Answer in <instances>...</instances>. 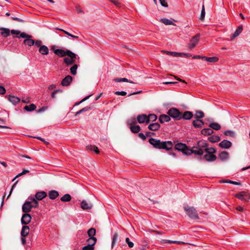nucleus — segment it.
<instances>
[{
    "label": "nucleus",
    "mask_w": 250,
    "mask_h": 250,
    "mask_svg": "<svg viewBox=\"0 0 250 250\" xmlns=\"http://www.w3.org/2000/svg\"><path fill=\"white\" fill-rule=\"evenodd\" d=\"M219 146L221 148L228 149L231 146L232 144L230 141L224 140L219 143Z\"/></svg>",
    "instance_id": "nucleus-12"
},
{
    "label": "nucleus",
    "mask_w": 250,
    "mask_h": 250,
    "mask_svg": "<svg viewBox=\"0 0 250 250\" xmlns=\"http://www.w3.org/2000/svg\"><path fill=\"white\" fill-rule=\"evenodd\" d=\"M200 34H197L194 36L188 43V48L190 49L193 48L198 43L199 41Z\"/></svg>",
    "instance_id": "nucleus-9"
},
{
    "label": "nucleus",
    "mask_w": 250,
    "mask_h": 250,
    "mask_svg": "<svg viewBox=\"0 0 250 250\" xmlns=\"http://www.w3.org/2000/svg\"><path fill=\"white\" fill-rule=\"evenodd\" d=\"M204 113H203V112H202L201 111H196L195 114V115H194V117L196 119H200L201 118H204Z\"/></svg>",
    "instance_id": "nucleus-40"
},
{
    "label": "nucleus",
    "mask_w": 250,
    "mask_h": 250,
    "mask_svg": "<svg viewBox=\"0 0 250 250\" xmlns=\"http://www.w3.org/2000/svg\"><path fill=\"white\" fill-rule=\"evenodd\" d=\"M83 250H94V246H92V245L88 244L86 246H85L83 247Z\"/></svg>",
    "instance_id": "nucleus-51"
},
{
    "label": "nucleus",
    "mask_w": 250,
    "mask_h": 250,
    "mask_svg": "<svg viewBox=\"0 0 250 250\" xmlns=\"http://www.w3.org/2000/svg\"><path fill=\"white\" fill-rule=\"evenodd\" d=\"M0 30L1 31V35L2 37L6 38L10 35V31L9 29L2 27L0 28Z\"/></svg>",
    "instance_id": "nucleus-28"
},
{
    "label": "nucleus",
    "mask_w": 250,
    "mask_h": 250,
    "mask_svg": "<svg viewBox=\"0 0 250 250\" xmlns=\"http://www.w3.org/2000/svg\"><path fill=\"white\" fill-rule=\"evenodd\" d=\"M96 234V229L94 228H90L87 231V234L89 237H94Z\"/></svg>",
    "instance_id": "nucleus-43"
},
{
    "label": "nucleus",
    "mask_w": 250,
    "mask_h": 250,
    "mask_svg": "<svg viewBox=\"0 0 250 250\" xmlns=\"http://www.w3.org/2000/svg\"><path fill=\"white\" fill-rule=\"evenodd\" d=\"M29 172V171L28 170H27V169H23L22 170V171L20 173H19L13 179V181H14L16 178L23 175H24L26 173H27Z\"/></svg>",
    "instance_id": "nucleus-49"
},
{
    "label": "nucleus",
    "mask_w": 250,
    "mask_h": 250,
    "mask_svg": "<svg viewBox=\"0 0 250 250\" xmlns=\"http://www.w3.org/2000/svg\"><path fill=\"white\" fill-rule=\"evenodd\" d=\"M243 30V26L242 25L239 26L236 29L234 33L232 35L231 37V40H232L233 39L238 36L242 32Z\"/></svg>",
    "instance_id": "nucleus-21"
},
{
    "label": "nucleus",
    "mask_w": 250,
    "mask_h": 250,
    "mask_svg": "<svg viewBox=\"0 0 250 250\" xmlns=\"http://www.w3.org/2000/svg\"><path fill=\"white\" fill-rule=\"evenodd\" d=\"M81 208L84 209V210H86V209H90L92 208V205L90 203H88L87 202H86L84 200H83L82 202H81Z\"/></svg>",
    "instance_id": "nucleus-22"
},
{
    "label": "nucleus",
    "mask_w": 250,
    "mask_h": 250,
    "mask_svg": "<svg viewBox=\"0 0 250 250\" xmlns=\"http://www.w3.org/2000/svg\"><path fill=\"white\" fill-rule=\"evenodd\" d=\"M209 126L211 129L215 130H219L221 128V125L217 123H212L209 125Z\"/></svg>",
    "instance_id": "nucleus-35"
},
{
    "label": "nucleus",
    "mask_w": 250,
    "mask_h": 250,
    "mask_svg": "<svg viewBox=\"0 0 250 250\" xmlns=\"http://www.w3.org/2000/svg\"><path fill=\"white\" fill-rule=\"evenodd\" d=\"M203 59H204L205 60H206L208 62H216L218 61V58L216 57H207L205 56H204L203 57Z\"/></svg>",
    "instance_id": "nucleus-31"
},
{
    "label": "nucleus",
    "mask_w": 250,
    "mask_h": 250,
    "mask_svg": "<svg viewBox=\"0 0 250 250\" xmlns=\"http://www.w3.org/2000/svg\"><path fill=\"white\" fill-rule=\"evenodd\" d=\"M58 92H62V90H60V89H58V90H54L53 92H52L51 93V97L52 98H55V94L58 93Z\"/></svg>",
    "instance_id": "nucleus-56"
},
{
    "label": "nucleus",
    "mask_w": 250,
    "mask_h": 250,
    "mask_svg": "<svg viewBox=\"0 0 250 250\" xmlns=\"http://www.w3.org/2000/svg\"><path fill=\"white\" fill-rule=\"evenodd\" d=\"M204 159L208 162H213L216 159V156L215 155L208 153L203 157Z\"/></svg>",
    "instance_id": "nucleus-17"
},
{
    "label": "nucleus",
    "mask_w": 250,
    "mask_h": 250,
    "mask_svg": "<svg viewBox=\"0 0 250 250\" xmlns=\"http://www.w3.org/2000/svg\"><path fill=\"white\" fill-rule=\"evenodd\" d=\"M235 196L244 202H248L250 200V195L249 193L244 191L236 194Z\"/></svg>",
    "instance_id": "nucleus-7"
},
{
    "label": "nucleus",
    "mask_w": 250,
    "mask_h": 250,
    "mask_svg": "<svg viewBox=\"0 0 250 250\" xmlns=\"http://www.w3.org/2000/svg\"><path fill=\"white\" fill-rule=\"evenodd\" d=\"M114 94L117 95L125 96L126 94V92L125 91H116Z\"/></svg>",
    "instance_id": "nucleus-55"
},
{
    "label": "nucleus",
    "mask_w": 250,
    "mask_h": 250,
    "mask_svg": "<svg viewBox=\"0 0 250 250\" xmlns=\"http://www.w3.org/2000/svg\"><path fill=\"white\" fill-rule=\"evenodd\" d=\"M28 201H26L22 207V211L24 213L29 212L32 208H36L39 205V202L35 199V198H28Z\"/></svg>",
    "instance_id": "nucleus-2"
},
{
    "label": "nucleus",
    "mask_w": 250,
    "mask_h": 250,
    "mask_svg": "<svg viewBox=\"0 0 250 250\" xmlns=\"http://www.w3.org/2000/svg\"><path fill=\"white\" fill-rule=\"evenodd\" d=\"M35 46L36 47H40L41 46V44H42V41H40V40H37L36 41H35V43H34Z\"/></svg>",
    "instance_id": "nucleus-57"
},
{
    "label": "nucleus",
    "mask_w": 250,
    "mask_h": 250,
    "mask_svg": "<svg viewBox=\"0 0 250 250\" xmlns=\"http://www.w3.org/2000/svg\"><path fill=\"white\" fill-rule=\"evenodd\" d=\"M184 209L187 215L191 219H198L197 212L193 207H185Z\"/></svg>",
    "instance_id": "nucleus-6"
},
{
    "label": "nucleus",
    "mask_w": 250,
    "mask_h": 250,
    "mask_svg": "<svg viewBox=\"0 0 250 250\" xmlns=\"http://www.w3.org/2000/svg\"><path fill=\"white\" fill-rule=\"evenodd\" d=\"M29 232V227L27 226H24L22 227L21 234L22 237L26 236Z\"/></svg>",
    "instance_id": "nucleus-24"
},
{
    "label": "nucleus",
    "mask_w": 250,
    "mask_h": 250,
    "mask_svg": "<svg viewBox=\"0 0 250 250\" xmlns=\"http://www.w3.org/2000/svg\"><path fill=\"white\" fill-rule=\"evenodd\" d=\"M205 151L207 153H210L211 154H213V153H215L216 152V150L213 147H209V148L207 147L205 149Z\"/></svg>",
    "instance_id": "nucleus-47"
},
{
    "label": "nucleus",
    "mask_w": 250,
    "mask_h": 250,
    "mask_svg": "<svg viewBox=\"0 0 250 250\" xmlns=\"http://www.w3.org/2000/svg\"><path fill=\"white\" fill-rule=\"evenodd\" d=\"M130 129L133 133H138L141 130L140 126L139 125H130Z\"/></svg>",
    "instance_id": "nucleus-36"
},
{
    "label": "nucleus",
    "mask_w": 250,
    "mask_h": 250,
    "mask_svg": "<svg viewBox=\"0 0 250 250\" xmlns=\"http://www.w3.org/2000/svg\"><path fill=\"white\" fill-rule=\"evenodd\" d=\"M10 32H11V34H14V35H18L19 34L20 35V34L21 33L20 31L17 30H12Z\"/></svg>",
    "instance_id": "nucleus-59"
},
{
    "label": "nucleus",
    "mask_w": 250,
    "mask_h": 250,
    "mask_svg": "<svg viewBox=\"0 0 250 250\" xmlns=\"http://www.w3.org/2000/svg\"><path fill=\"white\" fill-rule=\"evenodd\" d=\"M39 51L42 55H47L49 53V49L45 45H41L39 48Z\"/></svg>",
    "instance_id": "nucleus-25"
},
{
    "label": "nucleus",
    "mask_w": 250,
    "mask_h": 250,
    "mask_svg": "<svg viewBox=\"0 0 250 250\" xmlns=\"http://www.w3.org/2000/svg\"><path fill=\"white\" fill-rule=\"evenodd\" d=\"M77 68L78 65L76 64H73V66L70 68V72L72 75H76Z\"/></svg>",
    "instance_id": "nucleus-44"
},
{
    "label": "nucleus",
    "mask_w": 250,
    "mask_h": 250,
    "mask_svg": "<svg viewBox=\"0 0 250 250\" xmlns=\"http://www.w3.org/2000/svg\"><path fill=\"white\" fill-rule=\"evenodd\" d=\"M125 242L128 244V246L129 248H131L133 247L134 244L133 242L130 241L129 238H126L125 239Z\"/></svg>",
    "instance_id": "nucleus-53"
},
{
    "label": "nucleus",
    "mask_w": 250,
    "mask_h": 250,
    "mask_svg": "<svg viewBox=\"0 0 250 250\" xmlns=\"http://www.w3.org/2000/svg\"><path fill=\"white\" fill-rule=\"evenodd\" d=\"M86 147L87 150L93 151L97 154L100 153V151H99L98 147L95 146L90 145L87 146Z\"/></svg>",
    "instance_id": "nucleus-37"
},
{
    "label": "nucleus",
    "mask_w": 250,
    "mask_h": 250,
    "mask_svg": "<svg viewBox=\"0 0 250 250\" xmlns=\"http://www.w3.org/2000/svg\"><path fill=\"white\" fill-rule=\"evenodd\" d=\"M157 119V117L155 114H150L147 116L148 123L151 121H155Z\"/></svg>",
    "instance_id": "nucleus-41"
},
{
    "label": "nucleus",
    "mask_w": 250,
    "mask_h": 250,
    "mask_svg": "<svg viewBox=\"0 0 250 250\" xmlns=\"http://www.w3.org/2000/svg\"><path fill=\"white\" fill-rule=\"evenodd\" d=\"M51 49L53 51L56 55L60 57H63L67 56L68 54L67 52L70 51V50L68 49H56V46L54 45L51 46Z\"/></svg>",
    "instance_id": "nucleus-8"
},
{
    "label": "nucleus",
    "mask_w": 250,
    "mask_h": 250,
    "mask_svg": "<svg viewBox=\"0 0 250 250\" xmlns=\"http://www.w3.org/2000/svg\"><path fill=\"white\" fill-rule=\"evenodd\" d=\"M187 146L186 144L181 143H177L175 146V148L176 150L181 151L182 152L184 151V150L187 148Z\"/></svg>",
    "instance_id": "nucleus-27"
},
{
    "label": "nucleus",
    "mask_w": 250,
    "mask_h": 250,
    "mask_svg": "<svg viewBox=\"0 0 250 250\" xmlns=\"http://www.w3.org/2000/svg\"><path fill=\"white\" fill-rule=\"evenodd\" d=\"M111 1L115 5H117L118 6L120 5V3L115 0H111Z\"/></svg>",
    "instance_id": "nucleus-64"
},
{
    "label": "nucleus",
    "mask_w": 250,
    "mask_h": 250,
    "mask_svg": "<svg viewBox=\"0 0 250 250\" xmlns=\"http://www.w3.org/2000/svg\"><path fill=\"white\" fill-rule=\"evenodd\" d=\"M6 92L4 87L0 85V94H4Z\"/></svg>",
    "instance_id": "nucleus-61"
},
{
    "label": "nucleus",
    "mask_w": 250,
    "mask_h": 250,
    "mask_svg": "<svg viewBox=\"0 0 250 250\" xmlns=\"http://www.w3.org/2000/svg\"><path fill=\"white\" fill-rule=\"evenodd\" d=\"M87 242L88 244L92 245V246H94L97 242V239L95 237H89L87 239Z\"/></svg>",
    "instance_id": "nucleus-42"
},
{
    "label": "nucleus",
    "mask_w": 250,
    "mask_h": 250,
    "mask_svg": "<svg viewBox=\"0 0 250 250\" xmlns=\"http://www.w3.org/2000/svg\"><path fill=\"white\" fill-rule=\"evenodd\" d=\"M67 53V57L63 59V62L67 66H69L74 64L77 55L71 51H68Z\"/></svg>",
    "instance_id": "nucleus-3"
},
{
    "label": "nucleus",
    "mask_w": 250,
    "mask_h": 250,
    "mask_svg": "<svg viewBox=\"0 0 250 250\" xmlns=\"http://www.w3.org/2000/svg\"><path fill=\"white\" fill-rule=\"evenodd\" d=\"M229 154L227 151L221 152L219 155V158L223 161H225L228 160Z\"/></svg>",
    "instance_id": "nucleus-23"
},
{
    "label": "nucleus",
    "mask_w": 250,
    "mask_h": 250,
    "mask_svg": "<svg viewBox=\"0 0 250 250\" xmlns=\"http://www.w3.org/2000/svg\"><path fill=\"white\" fill-rule=\"evenodd\" d=\"M182 152L186 155H190L192 154L191 148L189 149L187 147Z\"/></svg>",
    "instance_id": "nucleus-52"
},
{
    "label": "nucleus",
    "mask_w": 250,
    "mask_h": 250,
    "mask_svg": "<svg viewBox=\"0 0 250 250\" xmlns=\"http://www.w3.org/2000/svg\"><path fill=\"white\" fill-rule=\"evenodd\" d=\"M161 4L165 7H167L168 6L167 0H159Z\"/></svg>",
    "instance_id": "nucleus-54"
},
{
    "label": "nucleus",
    "mask_w": 250,
    "mask_h": 250,
    "mask_svg": "<svg viewBox=\"0 0 250 250\" xmlns=\"http://www.w3.org/2000/svg\"><path fill=\"white\" fill-rule=\"evenodd\" d=\"M160 21L164 23L166 25H175V24L173 22V21L169 19L163 18L160 20Z\"/></svg>",
    "instance_id": "nucleus-33"
},
{
    "label": "nucleus",
    "mask_w": 250,
    "mask_h": 250,
    "mask_svg": "<svg viewBox=\"0 0 250 250\" xmlns=\"http://www.w3.org/2000/svg\"><path fill=\"white\" fill-rule=\"evenodd\" d=\"M173 241L172 240H167V239H163L161 241V243L162 244H164L165 243H168L170 244H172Z\"/></svg>",
    "instance_id": "nucleus-58"
},
{
    "label": "nucleus",
    "mask_w": 250,
    "mask_h": 250,
    "mask_svg": "<svg viewBox=\"0 0 250 250\" xmlns=\"http://www.w3.org/2000/svg\"><path fill=\"white\" fill-rule=\"evenodd\" d=\"M160 127V125L158 123L151 124L148 126V128L152 131H157Z\"/></svg>",
    "instance_id": "nucleus-26"
},
{
    "label": "nucleus",
    "mask_w": 250,
    "mask_h": 250,
    "mask_svg": "<svg viewBox=\"0 0 250 250\" xmlns=\"http://www.w3.org/2000/svg\"><path fill=\"white\" fill-rule=\"evenodd\" d=\"M208 140L210 142L216 143L220 140V138L217 135H212L208 137Z\"/></svg>",
    "instance_id": "nucleus-32"
},
{
    "label": "nucleus",
    "mask_w": 250,
    "mask_h": 250,
    "mask_svg": "<svg viewBox=\"0 0 250 250\" xmlns=\"http://www.w3.org/2000/svg\"><path fill=\"white\" fill-rule=\"evenodd\" d=\"M91 96V95H89L88 96H86V97H85L84 98H83L81 102H80L79 103H77L75 104V105H78L80 103H83V102L86 101V100H87Z\"/></svg>",
    "instance_id": "nucleus-62"
},
{
    "label": "nucleus",
    "mask_w": 250,
    "mask_h": 250,
    "mask_svg": "<svg viewBox=\"0 0 250 250\" xmlns=\"http://www.w3.org/2000/svg\"><path fill=\"white\" fill-rule=\"evenodd\" d=\"M192 125L195 128H200L204 125V123L200 119H196L193 121Z\"/></svg>",
    "instance_id": "nucleus-19"
},
{
    "label": "nucleus",
    "mask_w": 250,
    "mask_h": 250,
    "mask_svg": "<svg viewBox=\"0 0 250 250\" xmlns=\"http://www.w3.org/2000/svg\"><path fill=\"white\" fill-rule=\"evenodd\" d=\"M213 133V130L211 128H204L201 130V134L204 135H209Z\"/></svg>",
    "instance_id": "nucleus-30"
},
{
    "label": "nucleus",
    "mask_w": 250,
    "mask_h": 250,
    "mask_svg": "<svg viewBox=\"0 0 250 250\" xmlns=\"http://www.w3.org/2000/svg\"><path fill=\"white\" fill-rule=\"evenodd\" d=\"M47 196V193L44 191H39L37 192L35 194V199L37 201H40L44 198Z\"/></svg>",
    "instance_id": "nucleus-13"
},
{
    "label": "nucleus",
    "mask_w": 250,
    "mask_h": 250,
    "mask_svg": "<svg viewBox=\"0 0 250 250\" xmlns=\"http://www.w3.org/2000/svg\"><path fill=\"white\" fill-rule=\"evenodd\" d=\"M170 120V116L168 114L167 115H166V114L161 115L159 118V121L162 124L164 123L165 122H167L169 121Z\"/></svg>",
    "instance_id": "nucleus-18"
},
{
    "label": "nucleus",
    "mask_w": 250,
    "mask_h": 250,
    "mask_svg": "<svg viewBox=\"0 0 250 250\" xmlns=\"http://www.w3.org/2000/svg\"><path fill=\"white\" fill-rule=\"evenodd\" d=\"M197 146L200 148H206L207 147L208 144L205 141H199L197 143Z\"/></svg>",
    "instance_id": "nucleus-34"
},
{
    "label": "nucleus",
    "mask_w": 250,
    "mask_h": 250,
    "mask_svg": "<svg viewBox=\"0 0 250 250\" xmlns=\"http://www.w3.org/2000/svg\"><path fill=\"white\" fill-rule=\"evenodd\" d=\"M139 137L141 138L143 141L146 140V136L143 133H140L138 134Z\"/></svg>",
    "instance_id": "nucleus-60"
},
{
    "label": "nucleus",
    "mask_w": 250,
    "mask_h": 250,
    "mask_svg": "<svg viewBox=\"0 0 250 250\" xmlns=\"http://www.w3.org/2000/svg\"><path fill=\"white\" fill-rule=\"evenodd\" d=\"M192 154L193 153L197 155H202L204 153V150L200 148L198 146H193L191 148Z\"/></svg>",
    "instance_id": "nucleus-15"
},
{
    "label": "nucleus",
    "mask_w": 250,
    "mask_h": 250,
    "mask_svg": "<svg viewBox=\"0 0 250 250\" xmlns=\"http://www.w3.org/2000/svg\"><path fill=\"white\" fill-rule=\"evenodd\" d=\"M71 200V196L69 194H65L61 198V200L62 202H69Z\"/></svg>",
    "instance_id": "nucleus-38"
},
{
    "label": "nucleus",
    "mask_w": 250,
    "mask_h": 250,
    "mask_svg": "<svg viewBox=\"0 0 250 250\" xmlns=\"http://www.w3.org/2000/svg\"><path fill=\"white\" fill-rule=\"evenodd\" d=\"M8 100L13 104L16 105L20 102V99L18 97L9 95L8 97Z\"/></svg>",
    "instance_id": "nucleus-16"
},
{
    "label": "nucleus",
    "mask_w": 250,
    "mask_h": 250,
    "mask_svg": "<svg viewBox=\"0 0 250 250\" xmlns=\"http://www.w3.org/2000/svg\"><path fill=\"white\" fill-rule=\"evenodd\" d=\"M167 114L175 120L182 119V112L176 108H171L168 110Z\"/></svg>",
    "instance_id": "nucleus-5"
},
{
    "label": "nucleus",
    "mask_w": 250,
    "mask_h": 250,
    "mask_svg": "<svg viewBox=\"0 0 250 250\" xmlns=\"http://www.w3.org/2000/svg\"><path fill=\"white\" fill-rule=\"evenodd\" d=\"M137 120L140 124L148 123L147 116L146 114L138 115L137 117Z\"/></svg>",
    "instance_id": "nucleus-14"
},
{
    "label": "nucleus",
    "mask_w": 250,
    "mask_h": 250,
    "mask_svg": "<svg viewBox=\"0 0 250 250\" xmlns=\"http://www.w3.org/2000/svg\"><path fill=\"white\" fill-rule=\"evenodd\" d=\"M205 9L204 5H203L202 7V10H201V15H200V20L201 21H203L205 19Z\"/></svg>",
    "instance_id": "nucleus-48"
},
{
    "label": "nucleus",
    "mask_w": 250,
    "mask_h": 250,
    "mask_svg": "<svg viewBox=\"0 0 250 250\" xmlns=\"http://www.w3.org/2000/svg\"><path fill=\"white\" fill-rule=\"evenodd\" d=\"M224 133L225 135L231 137H233L235 135V133L233 131L229 130L225 131Z\"/></svg>",
    "instance_id": "nucleus-50"
},
{
    "label": "nucleus",
    "mask_w": 250,
    "mask_h": 250,
    "mask_svg": "<svg viewBox=\"0 0 250 250\" xmlns=\"http://www.w3.org/2000/svg\"><path fill=\"white\" fill-rule=\"evenodd\" d=\"M114 81L116 82H128L130 83H133L132 81H129L125 78H116L114 79Z\"/></svg>",
    "instance_id": "nucleus-46"
},
{
    "label": "nucleus",
    "mask_w": 250,
    "mask_h": 250,
    "mask_svg": "<svg viewBox=\"0 0 250 250\" xmlns=\"http://www.w3.org/2000/svg\"><path fill=\"white\" fill-rule=\"evenodd\" d=\"M149 143L157 149H165L169 150L173 147V144L171 141H161L160 140L151 138L149 139Z\"/></svg>",
    "instance_id": "nucleus-1"
},
{
    "label": "nucleus",
    "mask_w": 250,
    "mask_h": 250,
    "mask_svg": "<svg viewBox=\"0 0 250 250\" xmlns=\"http://www.w3.org/2000/svg\"><path fill=\"white\" fill-rule=\"evenodd\" d=\"M193 116V114L190 111H186L183 114H182V118H183L185 120H189Z\"/></svg>",
    "instance_id": "nucleus-29"
},
{
    "label": "nucleus",
    "mask_w": 250,
    "mask_h": 250,
    "mask_svg": "<svg viewBox=\"0 0 250 250\" xmlns=\"http://www.w3.org/2000/svg\"><path fill=\"white\" fill-rule=\"evenodd\" d=\"M59 194V192L55 190H50L48 192L49 198L51 200H54L58 197Z\"/></svg>",
    "instance_id": "nucleus-20"
},
{
    "label": "nucleus",
    "mask_w": 250,
    "mask_h": 250,
    "mask_svg": "<svg viewBox=\"0 0 250 250\" xmlns=\"http://www.w3.org/2000/svg\"><path fill=\"white\" fill-rule=\"evenodd\" d=\"M90 109V108L89 107H84V108H82V109H81L82 111V112H85V111H88Z\"/></svg>",
    "instance_id": "nucleus-63"
},
{
    "label": "nucleus",
    "mask_w": 250,
    "mask_h": 250,
    "mask_svg": "<svg viewBox=\"0 0 250 250\" xmlns=\"http://www.w3.org/2000/svg\"><path fill=\"white\" fill-rule=\"evenodd\" d=\"M36 108V106L33 104H32L29 105H26L24 107V109L27 111H33V110H35Z\"/></svg>",
    "instance_id": "nucleus-39"
},
{
    "label": "nucleus",
    "mask_w": 250,
    "mask_h": 250,
    "mask_svg": "<svg viewBox=\"0 0 250 250\" xmlns=\"http://www.w3.org/2000/svg\"><path fill=\"white\" fill-rule=\"evenodd\" d=\"M73 80L72 77L70 75H67L63 78L61 84L63 86H67L71 83Z\"/></svg>",
    "instance_id": "nucleus-11"
},
{
    "label": "nucleus",
    "mask_w": 250,
    "mask_h": 250,
    "mask_svg": "<svg viewBox=\"0 0 250 250\" xmlns=\"http://www.w3.org/2000/svg\"><path fill=\"white\" fill-rule=\"evenodd\" d=\"M118 237V235L117 232H115L113 236V239L111 244V248L113 249Z\"/></svg>",
    "instance_id": "nucleus-45"
},
{
    "label": "nucleus",
    "mask_w": 250,
    "mask_h": 250,
    "mask_svg": "<svg viewBox=\"0 0 250 250\" xmlns=\"http://www.w3.org/2000/svg\"><path fill=\"white\" fill-rule=\"evenodd\" d=\"M31 215L28 213H25L22 216L21 223L23 225H26L31 222Z\"/></svg>",
    "instance_id": "nucleus-10"
},
{
    "label": "nucleus",
    "mask_w": 250,
    "mask_h": 250,
    "mask_svg": "<svg viewBox=\"0 0 250 250\" xmlns=\"http://www.w3.org/2000/svg\"><path fill=\"white\" fill-rule=\"evenodd\" d=\"M17 37L25 39L23 41L24 44L30 47L33 46L35 43V41L31 39L32 36L24 32H21L20 34V36H17Z\"/></svg>",
    "instance_id": "nucleus-4"
}]
</instances>
